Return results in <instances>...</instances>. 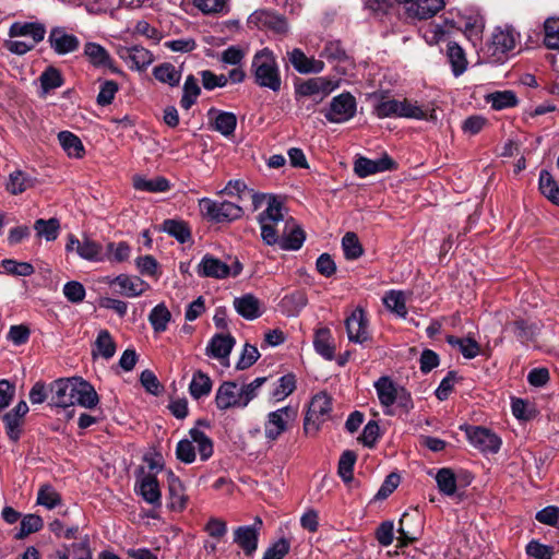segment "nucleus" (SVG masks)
Listing matches in <instances>:
<instances>
[{
	"label": "nucleus",
	"instance_id": "obj_16",
	"mask_svg": "<svg viewBox=\"0 0 559 559\" xmlns=\"http://www.w3.org/2000/svg\"><path fill=\"white\" fill-rule=\"evenodd\" d=\"M117 53L124 61L131 62V68L139 71L146 69L154 61L152 52L142 46H121Z\"/></svg>",
	"mask_w": 559,
	"mask_h": 559
},
{
	"label": "nucleus",
	"instance_id": "obj_55",
	"mask_svg": "<svg viewBox=\"0 0 559 559\" xmlns=\"http://www.w3.org/2000/svg\"><path fill=\"white\" fill-rule=\"evenodd\" d=\"M397 100L381 95L373 107L374 115L380 118L396 117L397 116Z\"/></svg>",
	"mask_w": 559,
	"mask_h": 559
},
{
	"label": "nucleus",
	"instance_id": "obj_9",
	"mask_svg": "<svg viewBox=\"0 0 559 559\" xmlns=\"http://www.w3.org/2000/svg\"><path fill=\"white\" fill-rule=\"evenodd\" d=\"M466 435L476 449L481 452L497 453L501 447V439L491 430L476 426L466 429Z\"/></svg>",
	"mask_w": 559,
	"mask_h": 559
},
{
	"label": "nucleus",
	"instance_id": "obj_36",
	"mask_svg": "<svg viewBox=\"0 0 559 559\" xmlns=\"http://www.w3.org/2000/svg\"><path fill=\"white\" fill-rule=\"evenodd\" d=\"M189 437L192 440V444H197L200 459L202 461H207L213 455L214 451L211 438L197 427L190 429Z\"/></svg>",
	"mask_w": 559,
	"mask_h": 559
},
{
	"label": "nucleus",
	"instance_id": "obj_59",
	"mask_svg": "<svg viewBox=\"0 0 559 559\" xmlns=\"http://www.w3.org/2000/svg\"><path fill=\"white\" fill-rule=\"evenodd\" d=\"M39 80L45 92L60 87L63 83L60 71L52 67L46 69Z\"/></svg>",
	"mask_w": 559,
	"mask_h": 559
},
{
	"label": "nucleus",
	"instance_id": "obj_22",
	"mask_svg": "<svg viewBox=\"0 0 559 559\" xmlns=\"http://www.w3.org/2000/svg\"><path fill=\"white\" fill-rule=\"evenodd\" d=\"M169 507L174 511L181 512L188 503V496L185 493V486L173 473L168 475Z\"/></svg>",
	"mask_w": 559,
	"mask_h": 559
},
{
	"label": "nucleus",
	"instance_id": "obj_48",
	"mask_svg": "<svg viewBox=\"0 0 559 559\" xmlns=\"http://www.w3.org/2000/svg\"><path fill=\"white\" fill-rule=\"evenodd\" d=\"M356 460V453L350 450L344 451L340 457L337 473L345 483H349L353 479Z\"/></svg>",
	"mask_w": 559,
	"mask_h": 559
},
{
	"label": "nucleus",
	"instance_id": "obj_39",
	"mask_svg": "<svg viewBox=\"0 0 559 559\" xmlns=\"http://www.w3.org/2000/svg\"><path fill=\"white\" fill-rule=\"evenodd\" d=\"M34 186V179L22 170H15L10 174L7 183V190L11 194H21Z\"/></svg>",
	"mask_w": 559,
	"mask_h": 559
},
{
	"label": "nucleus",
	"instance_id": "obj_54",
	"mask_svg": "<svg viewBox=\"0 0 559 559\" xmlns=\"http://www.w3.org/2000/svg\"><path fill=\"white\" fill-rule=\"evenodd\" d=\"M214 129L223 135H230L234 133L237 126V118L231 112H218L214 119Z\"/></svg>",
	"mask_w": 559,
	"mask_h": 559
},
{
	"label": "nucleus",
	"instance_id": "obj_31",
	"mask_svg": "<svg viewBox=\"0 0 559 559\" xmlns=\"http://www.w3.org/2000/svg\"><path fill=\"white\" fill-rule=\"evenodd\" d=\"M447 342L452 347H456L466 359H474L480 354V345L471 336L456 337L448 335Z\"/></svg>",
	"mask_w": 559,
	"mask_h": 559
},
{
	"label": "nucleus",
	"instance_id": "obj_8",
	"mask_svg": "<svg viewBox=\"0 0 559 559\" xmlns=\"http://www.w3.org/2000/svg\"><path fill=\"white\" fill-rule=\"evenodd\" d=\"M337 87L338 81L318 76L299 84L297 93L301 96L312 97L316 102H321Z\"/></svg>",
	"mask_w": 559,
	"mask_h": 559
},
{
	"label": "nucleus",
	"instance_id": "obj_10",
	"mask_svg": "<svg viewBox=\"0 0 559 559\" xmlns=\"http://www.w3.org/2000/svg\"><path fill=\"white\" fill-rule=\"evenodd\" d=\"M79 378L59 379L51 386V401L58 407H69L75 405V396Z\"/></svg>",
	"mask_w": 559,
	"mask_h": 559
},
{
	"label": "nucleus",
	"instance_id": "obj_53",
	"mask_svg": "<svg viewBox=\"0 0 559 559\" xmlns=\"http://www.w3.org/2000/svg\"><path fill=\"white\" fill-rule=\"evenodd\" d=\"M200 92L197 79L193 75H189L183 84V95L180 100L181 107L189 109L195 103Z\"/></svg>",
	"mask_w": 559,
	"mask_h": 559
},
{
	"label": "nucleus",
	"instance_id": "obj_47",
	"mask_svg": "<svg viewBox=\"0 0 559 559\" xmlns=\"http://www.w3.org/2000/svg\"><path fill=\"white\" fill-rule=\"evenodd\" d=\"M60 493L49 484L43 485L37 493V503L46 507L47 509H53L61 504Z\"/></svg>",
	"mask_w": 559,
	"mask_h": 559
},
{
	"label": "nucleus",
	"instance_id": "obj_40",
	"mask_svg": "<svg viewBox=\"0 0 559 559\" xmlns=\"http://www.w3.org/2000/svg\"><path fill=\"white\" fill-rule=\"evenodd\" d=\"M171 320V313L165 304H158L154 307L148 316V321L156 333L167 330V325Z\"/></svg>",
	"mask_w": 559,
	"mask_h": 559
},
{
	"label": "nucleus",
	"instance_id": "obj_24",
	"mask_svg": "<svg viewBox=\"0 0 559 559\" xmlns=\"http://www.w3.org/2000/svg\"><path fill=\"white\" fill-rule=\"evenodd\" d=\"M234 542L243 550L247 556H251L258 547L257 528L250 526H239L234 532Z\"/></svg>",
	"mask_w": 559,
	"mask_h": 559
},
{
	"label": "nucleus",
	"instance_id": "obj_42",
	"mask_svg": "<svg viewBox=\"0 0 559 559\" xmlns=\"http://www.w3.org/2000/svg\"><path fill=\"white\" fill-rule=\"evenodd\" d=\"M133 187L136 190L147 192H165L169 189V181L164 177H156L154 179H145L140 176L133 177Z\"/></svg>",
	"mask_w": 559,
	"mask_h": 559
},
{
	"label": "nucleus",
	"instance_id": "obj_63",
	"mask_svg": "<svg viewBox=\"0 0 559 559\" xmlns=\"http://www.w3.org/2000/svg\"><path fill=\"white\" fill-rule=\"evenodd\" d=\"M513 333L522 343H527L534 340L537 328L523 320H518L513 322Z\"/></svg>",
	"mask_w": 559,
	"mask_h": 559
},
{
	"label": "nucleus",
	"instance_id": "obj_11",
	"mask_svg": "<svg viewBox=\"0 0 559 559\" xmlns=\"http://www.w3.org/2000/svg\"><path fill=\"white\" fill-rule=\"evenodd\" d=\"M395 167L396 163L388 154H384L378 159L359 157L355 162L354 170L359 178H366L370 175L392 170Z\"/></svg>",
	"mask_w": 559,
	"mask_h": 559
},
{
	"label": "nucleus",
	"instance_id": "obj_3",
	"mask_svg": "<svg viewBox=\"0 0 559 559\" xmlns=\"http://www.w3.org/2000/svg\"><path fill=\"white\" fill-rule=\"evenodd\" d=\"M332 399L325 392L316 394L309 405L308 413L305 419V431L316 432L320 425L325 423L331 417Z\"/></svg>",
	"mask_w": 559,
	"mask_h": 559
},
{
	"label": "nucleus",
	"instance_id": "obj_49",
	"mask_svg": "<svg viewBox=\"0 0 559 559\" xmlns=\"http://www.w3.org/2000/svg\"><path fill=\"white\" fill-rule=\"evenodd\" d=\"M95 348L105 359H110L116 353V343L107 330H102L95 341Z\"/></svg>",
	"mask_w": 559,
	"mask_h": 559
},
{
	"label": "nucleus",
	"instance_id": "obj_38",
	"mask_svg": "<svg viewBox=\"0 0 559 559\" xmlns=\"http://www.w3.org/2000/svg\"><path fill=\"white\" fill-rule=\"evenodd\" d=\"M538 185L542 194L554 204L559 205V186L549 171H540Z\"/></svg>",
	"mask_w": 559,
	"mask_h": 559
},
{
	"label": "nucleus",
	"instance_id": "obj_33",
	"mask_svg": "<svg viewBox=\"0 0 559 559\" xmlns=\"http://www.w3.org/2000/svg\"><path fill=\"white\" fill-rule=\"evenodd\" d=\"M313 345L322 357L331 360L334 357V345L332 344V334L330 329L321 328L316 331Z\"/></svg>",
	"mask_w": 559,
	"mask_h": 559
},
{
	"label": "nucleus",
	"instance_id": "obj_5",
	"mask_svg": "<svg viewBox=\"0 0 559 559\" xmlns=\"http://www.w3.org/2000/svg\"><path fill=\"white\" fill-rule=\"evenodd\" d=\"M201 213L217 223L234 221L242 215V209L229 201L215 202L211 199L203 198L199 201Z\"/></svg>",
	"mask_w": 559,
	"mask_h": 559
},
{
	"label": "nucleus",
	"instance_id": "obj_43",
	"mask_svg": "<svg viewBox=\"0 0 559 559\" xmlns=\"http://www.w3.org/2000/svg\"><path fill=\"white\" fill-rule=\"evenodd\" d=\"M153 74L157 81L166 83L170 86L178 85L181 79L180 71H178L174 64L168 62L155 67Z\"/></svg>",
	"mask_w": 559,
	"mask_h": 559
},
{
	"label": "nucleus",
	"instance_id": "obj_30",
	"mask_svg": "<svg viewBox=\"0 0 559 559\" xmlns=\"http://www.w3.org/2000/svg\"><path fill=\"white\" fill-rule=\"evenodd\" d=\"M58 140L70 158H82L85 154V148L78 135L70 131H61L58 133Z\"/></svg>",
	"mask_w": 559,
	"mask_h": 559
},
{
	"label": "nucleus",
	"instance_id": "obj_64",
	"mask_svg": "<svg viewBox=\"0 0 559 559\" xmlns=\"http://www.w3.org/2000/svg\"><path fill=\"white\" fill-rule=\"evenodd\" d=\"M526 554L534 559H552L554 549L533 539L526 545Z\"/></svg>",
	"mask_w": 559,
	"mask_h": 559
},
{
	"label": "nucleus",
	"instance_id": "obj_13",
	"mask_svg": "<svg viewBox=\"0 0 559 559\" xmlns=\"http://www.w3.org/2000/svg\"><path fill=\"white\" fill-rule=\"evenodd\" d=\"M348 340L354 343L364 344L370 338L368 321L361 309H356L345 321Z\"/></svg>",
	"mask_w": 559,
	"mask_h": 559
},
{
	"label": "nucleus",
	"instance_id": "obj_21",
	"mask_svg": "<svg viewBox=\"0 0 559 559\" xmlns=\"http://www.w3.org/2000/svg\"><path fill=\"white\" fill-rule=\"evenodd\" d=\"M84 55L94 67H106L115 73L118 72L108 51L99 44L86 43L84 46Z\"/></svg>",
	"mask_w": 559,
	"mask_h": 559
},
{
	"label": "nucleus",
	"instance_id": "obj_27",
	"mask_svg": "<svg viewBox=\"0 0 559 559\" xmlns=\"http://www.w3.org/2000/svg\"><path fill=\"white\" fill-rule=\"evenodd\" d=\"M401 386L396 385L389 377H381L374 382V389L380 404L389 408L394 404V399Z\"/></svg>",
	"mask_w": 559,
	"mask_h": 559
},
{
	"label": "nucleus",
	"instance_id": "obj_60",
	"mask_svg": "<svg viewBox=\"0 0 559 559\" xmlns=\"http://www.w3.org/2000/svg\"><path fill=\"white\" fill-rule=\"evenodd\" d=\"M2 267L8 274L16 276H29L34 273V266L27 262H16L14 260L5 259L1 262Z\"/></svg>",
	"mask_w": 559,
	"mask_h": 559
},
{
	"label": "nucleus",
	"instance_id": "obj_28",
	"mask_svg": "<svg viewBox=\"0 0 559 559\" xmlns=\"http://www.w3.org/2000/svg\"><path fill=\"white\" fill-rule=\"evenodd\" d=\"M397 105L396 118H409L417 120H428L435 118L432 114L428 116V110L419 106L417 102L404 98L402 100H397ZM431 112H433V110H431Z\"/></svg>",
	"mask_w": 559,
	"mask_h": 559
},
{
	"label": "nucleus",
	"instance_id": "obj_50",
	"mask_svg": "<svg viewBox=\"0 0 559 559\" xmlns=\"http://www.w3.org/2000/svg\"><path fill=\"white\" fill-rule=\"evenodd\" d=\"M436 481L442 493L447 496L454 495L456 490V477L450 468H441L436 475Z\"/></svg>",
	"mask_w": 559,
	"mask_h": 559
},
{
	"label": "nucleus",
	"instance_id": "obj_41",
	"mask_svg": "<svg viewBox=\"0 0 559 559\" xmlns=\"http://www.w3.org/2000/svg\"><path fill=\"white\" fill-rule=\"evenodd\" d=\"M487 102L496 110L512 108L518 105V97L513 91H498L487 96Z\"/></svg>",
	"mask_w": 559,
	"mask_h": 559
},
{
	"label": "nucleus",
	"instance_id": "obj_44",
	"mask_svg": "<svg viewBox=\"0 0 559 559\" xmlns=\"http://www.w3.org/2000/svg\"><path fill=\"white\" fill-rule=\"evenodd\" d=\"M307 297L304 292L295 290L290 295H286L283 299L282 307L284 313L289 317L296 316L306 306Z\"/></svg>",
	"mask_w": 559,
	"mask_h": 559
},
{
	"label": "nucleus",
	"instance_id": "obj_1",
	"mask_svg": "<svg viewBox=\"0 0 559 559\" xmlns=\"http://www.w3.org/2000/svg\"><path fill=\"white\" fill-rule=\"evenodd\" d=\"M264 204L266 209L259 214L258 222L261 227L262 240L264 243L273 246L278 241L276 225L280 221V200L275 194H252V206L254 211L259 210Z\"/></svg>",
	"mask_w": 559,
	"mask_h": 559
},
{
	"label": "nucleus",
	"instance_id": "obj_15",
	"mask_svg": "<svg viewBox=\"0 0 559 559\" xmlns=\"http://www.w3.org/2000/svg\"><path fill=\"white\" fill-rule=\"evenodd\" d=\"M110 286L119 287L118 293L129 298L141 296L150 287L148 284L138 276L120 274L108 281Z\"/></svg>",
	"mask_w": 559,
	"mask_h": 559
},
{
	"label": "nucleus",
	"instance_id": "obj_34",
	"mask_svg": "<svg viewBox=\"0 0 559 559\" xmlns=\"http://www.w3.org/2000/svg\"><path fill=\"white\" fill-rule=\"evenodd\" d=\"M140 493L151 504H160V490L155 476L147 474L140 480Z\"/></svg>",
	"mask_w": 559,
	"mask_h": 559
},
{
	"label": "nucleus",
	"instance_id": "obj_4",
	"mask_svg": "<svg viewBox=\"0 0 559 559\" xmlns=\"http://www.w3.org/2000/svg\"><path fill=\"white\" fill-rule=\"evenodd\" d=\"M242 265L235 260L230 265L211 254H205L197 267V273L201 277H212L224 280L228 276H237L241 273Z\"/></svg>",
	"mask_w": 559,
	"mask_h": 559
},
{
	"label": "nucleus",
	"instance_id": "obj_6",
	"mask_svg": "<svg viewBox=\"0 0 559 559\" xmlns=\"http://www.w3.org/2000/svg\"><path fill=\"white\" fill-rule=\"evenodd\" d=\"M356 108L355 97L350 93L345 92L332 98L324 117L329 122L344 123L355 116Z\"/></svg>",
	"mask_w": 559,
	"mask_h": 559
},
{
	"label": "nucleus",
	"instance_id": "obj_45",
	"mask_svg": "<svg viewBox=\"0 0 559 559\" xmlns=\"http://www.w3.org/2000/svg\"><path fill=\"white\" fill-rule=\"evenodd\" d=\"M34 229L37 236L45 237L47 241H52L58 237L60 223L57 218H50L48 221L39 218L35 222Z\"/></svg>",
	"mask_w": 559,
	"mask_h": 559
},
{
	"label": "nucleus",
	"instance_id": "obj_19",
	"mask_svg": "<svg viewBox=\"0 0 559 559\" xmlns=\"http://www.w3.org/2000/svg\"><path fill=\"white\" fill-rule=\"evenodd\" d=\"M46 29L44 25L39 23H22L15 22L11 25L9 29V36L13 37H26V40H29L34 44H38L45 37Z\"/></svg>",
	"mask_w": 559,
	"mask_h": 559
},
{
	"label": "nucleus",
	"instance_id": "obj_20",
	"mask_svg": "<svg viewBox=\"0 0 559 559\" xmlns=\"http://www.w3.org/2000/svg\"><path fill=\"white\" fill-rule=\"evenodd\" d=\"M234 345L235 338L230 334H215L206 347V355L219 360L228 359Z\"/></svg>",
	"mask_w": 559,
	"mask_h": 559
},
{
	"label": "nucleus",
	"instance_id": "obj_25",
	"mask_svg": "<svg viewBox=\"0 0 559 559\" xmlns=\"http://www.w3.org/2000/svg\"><path fill=\"white\" fill-rule=\"evenodd\" d=\"M233 304L236 311L247 320H254L261 316L260 301L251 294L235 298Z\"/></svg>",
	"mask_w": 559,
	"mask_h": 559
},
{
	"label": "nucleus",
	"instance_id": "obj_58",
	"mask_svg": "<svg viewBox=\"0 0 559 559\" xmlns=\"http://www.w3.org/2000/svg\"><path fill=\"white\" fill-rule=\"evenodd\" d=\"M544 28L546 46L559 50V17L546 20Z\"/></svg>",
	"mask_w": 559,
	"mask_h": 559
},
{
	"label": "nucleus",
	"instance_id": "obj_35",
	"mask_svg": "<svg viewBox=\"0 0 559 559\" xmlns=\"http://www.w3.org/2000/svg\"><path fill=\"white\" fill-rule=\"evenodd\" d=\"M211 390V378L201 370L195 371L189 385V392L191 396L195 400H199L202 396L209 395Z\"/></svg>",
	"mask_w": 559,
	"mask_h": 559
},
{
	"label": "nucleus",
	"instance_id": "obj_23",
	"mask_svg": "<svg viewBox=\"0 0 559 559\" xmlns=\"http://www.w3.org/2000/svg\"><path fill=\"white\" fill-rule=\"evenodd\" d=\"M289 61L299 73H319L324 69L323 61L308 58L300 49L289 53Z\"/></svg>",
	"mask_w": 559,
	"mask_h": 559
},
{
	"label": "nucleus",
	"instance_id": "obj_7",
	"mask_svg": "<svg viewBox=\"0 0 559 559\" xmlns=\"http://www.w3.org/2000/svg\"><path fill=\"white\" fill-rule=\"evenodd\" d=\"M412 20H429L437 15L445 5L444 0H395Z\"/></svg>",
	"mask_w": 559,
	"mask_h": 559
},
{
	"label": "nucleus",
	"instance_id": "obj_26",
	"mask_svg": "<svg viewBox=\"0 0 559 559\" xmlns=\"http://www.w3.org/2000/svg\"><path fill=\"white\" fill-rule=\"evenodd\" d=\"M248 24L260 29L271 31L274 34L280 33V17L275 13L266 10L253 12L249 16Z\"/></svg>",
	"mask_w": 559,
	"mask_h": 559
},
{
	"label": "nucleus",
	"instance_id": "obj_51",
	"mask_svg": "<svg viewBox=\"0 0 559 559\" xmlns=\"http://www.w3.org/2000/svg\"><path fill=\"white\" fill-rule=\"evenodd\" d=\"M342 248L345 258L348 260L358 259L364 252L357 235L352 231L344 235L342 239Z\"/></svg>",
	"mask_w": 559,
	"mask_h": 559
},
{
	"label": "nucleus",
	"instance_id": "obj_2",
	"mask_svg": "<svg viewBox=\"0 0 559 559\" xmlns=\"http://www.w3.org/2000/svg\"><path fill=\"white\" fill-rule=\"evenodd\" d=\"M252 69L258 85L273 91L280 88L277 62L272 50L264 48L258 51L253 57Z\"/></svg>",
	"mask_w": 559,
	"mask_h": 559
},
{
	"label": "nucleus",
	"instance_id": "obj_46",
	"mask_svg": "<svg viewBox=\"0 0 559 559\" xmlns=\"http://www.w3.org/2000/svg\"><path fill=\"white\" fill-rule=\"evenodd\" d=\"M103 247L100 243L92 240L91 238L85 237L81 243H78L76 252L78 254L85 260L90 261H100Z\"/></svg>",
	"mask_w": 559,
	"mask_h": 559
},
{
	"label": "nucleus",
	"instance_id": "obj_17",
	"mask_svg": "<svg viewBox=\"0 0 559 559\" xmlns=\"http://www.w3.org/2000/svg\"><path fill=\"white\" fill-rule=\"evenodd\" d=\"M519 34L510 27H497L491 36L492 55H503L515 48Z\"/></svg>",
	"mask_w": 559,
	"mask_h": 559
},
{
	"label": "nucleus",
	"instance_id": "obj_14",
	"mask_svg": "<svg viewBox=\"0 0 559 559\" xmlns=\"http://www.w3.org/2000/svg\"><path fill=\"white\" fill-rule=\"evenodd\" d=\"M215 402L219 409H227L235 406H246L248 397L241 399V392L235 382H224L217 390Z\"/></svg>",
	"mask_w": 559,
	"mask_h": 559
},
{
	"label": "nucleus",
	"instance_id": "obj_57",
	"mask_svg": "<svg viewBox=\"0 0 559 559\" xmlns=\"http://www.w3.org/2000/svg\"><path fill=\"white\" fill-rule=\"evenodd\" d=\"M43 527V520L39 515L27 514L21 521L20 532L16 534L17 539H22L32 533L38 532Z\"/></svg>",
	"mask_w": 559,
	"mask_h": 559
},
{
	"label": "nucleus",
	"instance_id": "obj_37",
	"mask_svg": "<svg viewBox=\"0 0 559 559\" xmlns=\"http://www.w3.org/2000/svg\"><path fill=\"white\" fill-rule=\"evenodd\" d=\"M98 394L94 388L86 381L79 379L75 404L86 408H93L98 404Z\"/></svg>",
	"mask_w": 559,
	"mask_h": 559
},
{
	"label": "nucleus",
	"instance_id": "obj_12",
	"mask_svg": "<svg viewBox=\"0 0 559 559\" xmlns=\"http://www.w3.org/2000/svg\"><path fill=\"white\" fill-rule=\"evenodd\" d=\"M282 221L285 223L284 230L282 233V250H299L306 240L305 230L300 225L296 224L292 216L285 218L282 213Z\"/></svg>",
	"mask_w": 559,
	"mask_h": 559
},
{
	"label": "nucleus",
	"instance_id": "obj_29",
	"mask_svg": "<svg viewBox=\"0 0 559 559\" xmlns=\"http://www.w3.org/2000/svg\"><path fill=\"white\" fill-rule=\"evenodd\" d=\"M447 57L454 76L457 78L466 71L468 61L465 51L456 43L450 41L448 44Z\"/></svg>",
	"mask_w": 559,
	"mask_h": 559
},
{
	"label": "nucleus",
	"instance_id": "obj_61",
	"mask_svg": "<svg viewBox=\"0 0 559 559\" xmlns=\"http://www.w3.org/2000/svg\"><path fill=\"white\" fill-rule=\"evenodd\" d=\"M130 252H131V248L124 241H120L118 243H116V242L107 243V254H108V260H110V261H115V262L127 261L130 257Z\"/></svg>",
	"mask_w": 559,
	"mask_h": 559
},
{
	"label": "nucleus",
	"instance_id": "obj_32",
	"mask_svg": "<svg viewBox=\"0 0 559 559\" xmlns=\"http://www.w3.org/2000/svg\"><path fill=\"white\" fill-rule=\"evenodd\" d=\"M384 306L400 318L407 314L406 296L402 290L391 289L382 298Z\"/></svg>",
	"mask_w": 559,
	"mask_h": 559
},
{
	"label": "nucleus",
	"instance_id": "obj_62",
	"mask_svg": "<svg viewBox=\"0 0 559 559\" xmlns=\"http://www.w3.org/2000/svg\"><path fill=\"white\" fill-rule=\"evenodd\" d=\"M535 519L542 524L554 526L559 530V507L548 506L538 511Z\"/></svg>",
	"mask_w": 559,
	"mask_h": 559
},
{
	"label": "nucleus",
	"instance_id": "obj_52",
	"mask_svg": "<svg viewBox=\"0 0 559 559\" xmlns=\"http://www.w3.org/2000/svg\"><path fill=\"white\" fill-rule=\"evenodd\" d=\"M2 420L5 425L8 437L10 440L16 442L21 437L24 419L17 416L13 411H10L2 416Z\"/></svg>",
	"mask_w": 559,
	"mask_h": 559
},
{
	"label": "nucleus",
	"instance_id": "obj_56",
	"mask_svg": "<svg viewBox=\"0 0 559 559\" xmlns=\"http://www.w3.org/2000/svg\"><path fill=\"white\" fill-rule=\"evenodd\" d=\"M164 230L174 236L181 243H185L191 237L188 225L183 222H178L175 219L165 221Z\"/></svg>",
	"mask_w": 559,
	"mask_h": 559
},
{
	"label": "nucleus",
	"instance_id": "obj_18",
	"mask_svg": "<svg viewBox=\"0 0 559 559\" xmlns=\"http://www.w3.org/2000/svg\"><path fill=\"white\" fill-rule=\"evenodd\" d=\"M49 43L51 48L58 55H66L75 51L79 48L80 40L76 36L68 34L61 27H55L49 34Z\"/></svg>",
	"mask_w": 559,
	"mask_h": 559
}]
</instances>
